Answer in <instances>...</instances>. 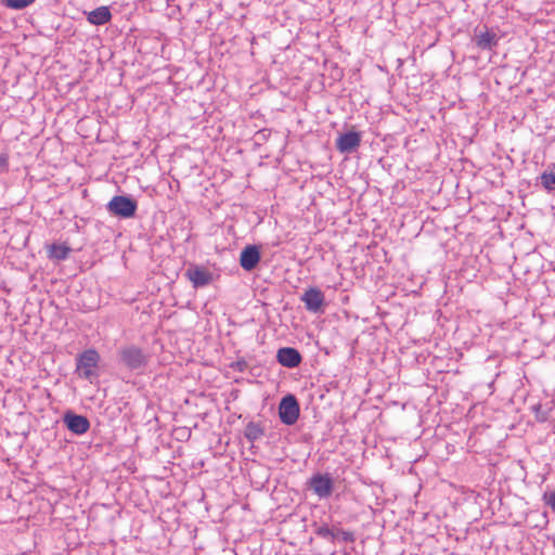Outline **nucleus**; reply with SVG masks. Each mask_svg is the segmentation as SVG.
<instances>
[{
  "label": "nucleus",
  "instance_id": "obj_1",
  "mask_svg": "<svg viewBox=\"0 0 555 555\" xmlns=\"http://www.w3.org/2000/svg\"><path fill=\"white\" fill-rule=\"evenodd\" d=\"M119 363L131 372L143 373L150 363L151 356L137 345H127L118 349Z\"/></svg>",
  "mask_w": 555,
  "mask_h": 555
},
{
  "label": "nucleus",
  "instance_id": "obj_2",
  "mask_svg": "<svg viewBox=\"0 0 555 555\" xmlns=\"http://www.w3.org/2000/svg\"><path fill=\"white\" fill-rule=\"evenodd\" d=\"M101 357L94 348H89L76 357L75 373L83 379L92 382L99 377L98 367Z\"/></svg>",
  "mask_w": 555,
  "mask_h": 555
},
{
  "label": "nucleus",
  "instance_id": "obj_3",
  "mask_svg": "<svg viewBox=\"0 0 555 555\" xmlns=\"http://www.w3.org/2000/svg\"><path fill=\"white\" fill-rule=\"evenodd\" d=\"M106 208L115 217L129 219L135 216L138 203L130 196L116 195L108 202Z\"/></svg>",
  "mask_w": 555,
  "mask_h": 555
},
{
  "label": "nucleus",
  "instance_id": "obj_4",
  "mask_svg": "<svg viewBox=\"0 0 555 555\" xmlns=\"http://www.w3.org/2000/svg\"><path fill=\"white\" fill-rule=\"evenodd\" d=\"M307 487L313 491L319 499H327L332 495L334 490V480L328 473H317L312 475L308 481Z\"/></svg>",
  "mask_w": 555,
  "mask_h": 555
},
{
  "label": "nucleus",
  "instance_id": "obj_5",
  "mask_svg": "<svg viewBox=\"0 0 555 555\" xmlns=\"http://www.w3.org/2000/svg\"><path fill=\"white\" fill-rule=\"evenodd\" d=\"M300 408L294 395L284 396L279 404V417L287 426L294 425L299 417Z\"/></svg>",
  "mask_w": 555,
  "mask_h": 555
},
{
  "label": "nucleus",
  "instance_id": "obj_6",
  "mask_svg": "<svg viewBox=\"0 0 555 555\" xmlns=\"http://www.w3.org/2000/svg\"><path fill=\"white\" fill-rule=\"evenodd\" d=\"M63 423L69 431L75 435H83L90 429L89 420L80 414H76L73 411H66L63 416Z\"/></svg>",
  "mask_w": 555,
  "mask_h": 555
},
{
  "label": "nucleus",
  "instance_id": "obj_7",
  "mask_svg": "<svg viewBox=\"0 0 555 555\" xmlns=\"http://www.w3.org/2000/svg\"><path fill=\"white\" fill-rule=\"evenodd\" d=\"M185 276L190 280L193 287L195 288L205 287L209 285L214 280L212 273L205 267L201 266L189 267L185 271Z\"/></svg>",
  "mask_w": 555,
  "mask_h": 555
},
{
  "label": "nucleus",
  "instance_id": "obj_8",
  "mask_svg": "<svg viewBox=\"0 0 555 555\" xmlns=\"http://www.w3.org/2000/svg\"><path fill=\"white\" fill-rule=\"evenodd\" d=\"M300 300L305 304L308 311L317 313L322 310L325 297L321 289L317 287H309L300 296Z\"/></svg>",
  "mask_w": 555,
  "mask_h": 555
},
{
  "label": "nucleus",
  "instance_id": "obj_9",
  "mask_svg": "<svg viewBox=\"0 0 555 555\" xmlns=\"http://www.w3.org/2000/svg\"><path fill=\"white\" fill-rule=\"evenodd\" d=\"M276 361L284 367L295 369L300 365L302 357L296 348L282 347L276 352Z\"/></svg>",
  "mask_w": 555,
  "mask_h": 555
},
{
  "label": "nucleus",
  "instance_id": "obj_10",
  "mask_svg": "<svg viewBox=\"0 0 555 555\" xmlns=\"http://www.w3.org/2000/svg\"><path fill=\"white\" fill-rule=\"evenodd\" d=\"M361 144V134L357 131H348L340 134L336 140V149L340 153H352Z\"/></svg>",
  "mask_w": 555,
  "mask_h": 555
},
{
  "label": "nucleus",
  "instance_id": "obj_11",
  "mask_svg": "<svg viewBox=\"0 0 555 555\" xmlns=\"http://www.w3.org/2000/svg\"><path fill=\"white\" fill-rule=\"evenodd\" d=\"M260 261V250L256 245H247L240 255V264L245 271H253Z\"/></svg>",
  "mask_w": 555,
  "mask_h": 555
},
{
  "label": "nucleus",
  "instance_id": "obj_12",
  "mask_svg": "<svg viewBox=\"0 0 555 555\" xmlns=\"http://www.w3.org/2000/svg\"><path fill=\"white\" fill-rule=\"evenodd\" d=\"M112 13L108 7L102 5L87 13V21L95 26H102L111 22Z\"/></svg>",
  "mask_w": 555,
  "mask_h": 555
},
{
  "label": "nucleus",
  "instance_id": "obj_13",
  "mask_svg": "<svg viewBox=\"0 0 555 555\" xmlns=\"http://www.w3.org/2000/svg\"><path fill=\"white\" fill-rule=\"evenodd\" d=\"M537 181L547 193L555 192V163L548 164Z\"/></svg>",
  "mask_w": 555,
  "mask_h": 555
},
{
  "label": "nucleus",
  "instance_id": "obj_14",
  "mask_svg": "<svg viewBox=\"0 0 555 555\" xmlns=\"http://www.w3.org/2000/svg\"><path fill=\"white\" fill-rule=\"evenodd\" d=\"M475 42L481 50H492L498 44V37L493 31L486 30L475 36Z\"/></svg>",
  "mask_w": 555,
  "mask_h": 555
},
{
  "label": "nucleus",
  "instance_id": "obj_15",
  "mask_svg": "<svg viewBox=\"0 0 555 555\" xmlns=\"http://www.w3.org/2000/svg\"><path fill=\"white\" fill-rule=\"evenodd\" d=\"M70 251L69 246L54 243L48 246V258L57 261L65 260Z\"/></svg>",
  "mask_w": 555,
  "mask_h": 555
},
{
  "label": "nucleus",
  "instance_id": "obj_16",
  "mask_svg": "<svg viewBox=\"0 0 555 555\" xmlns=\"http://www.w3.org/2000/svg\"><path fill=\"white\" fill-rule=\"evenodd\" d=\"M264 435V429L260 423L250 421L244 430V436L249 442H255Z\"/></svg>",
  "mask_w": 555,
  "mask_h": 555
},
{
  "label": "nucleus",
  "instance_id": "obj_17",
  "mask_svg": "<svg viewBox=\"0 0 555 555\" xmlns=\"http://www.w3.org/2000/svg\"><path fill=\"white\" fill-rule=\"evenodd\" d=\"M36 0H3V4L13 10H23L30 4H33Z\"/></svg>",
  "mask_w": 555,
  "mask_h": 555
},
{
  "label": "nucleus",
  "instance_id": "obj_18",
  "mask_svg": "<svg viewBox=\"0 0 555 555\" xmlns=\"http://www.w3.org/2000/svg\"><path fill=\"white\" fill-rule=\"evenodd\" d=\"M315 533L325 540H328L331 542H334L336 540V534L333 529H331L327 525L320 526Z\"/></svg>",
  "mask_w": 555,
  "mask_h": 555
},
{
  "label": "nucleus",
  "instance_id": "obj_19",
  "mask_svg": "<svg viewBox=\"0 0 555 555\" xmlns=\"http://www.w3.org/2000/svg\"><path fill=\"white\" fill-rule=\"evenodd\" d=\"M335 534L337 540H340L346 543H352L356 540L352 532L343 529H338L337 531H335Z\"/></svg>",
  "mask_w": 555,
  "mask_h": 555
},
{
  "label": "nucleus",
  "instance_id": "obj_20",
  "mask_svg": "<svg viewBox=\"0 0 555 555\" xmlns=\"http://www.w3.org/2000/svg\"><path fill=\"white\" fill-rule=\"evenodd\" d=\"M543 501L553 512H555V490L545 492L543 494Z\"/></svg>",
  "mask_w": 555,
  "mask_h": 555
},
{
  "label": "nucleus",
  "instance_id": "obj_21",
  "mask_svg": "<svg viewBox=\"0 0 555 555\" xmlns=\"http://www.w3.org/2000/svg\"><path fill=\"white\" fill-rule=\"evenodd\" d=\"M9 167V158L5 154H0V172H4Z\"/></svg>",
  "mask_w": 555,
  "mask_h": 555
},
{
  "label": "nucleus",
  "instance_id": "obj_22",
  "mask_svg": "<svg viewBox=\"0 0 555 555\" xmlns=\"http://www.w3.org/2000/svg\"><path fill=\"white\" fill-rule=\"evenodd\" d=\"M247 366L246 362L245 361H238L235 363V367L238 370V371H244V369Z\"/></svg>",
  "mask_w": 555,
  "mask_h": 555
}]
</instances>
